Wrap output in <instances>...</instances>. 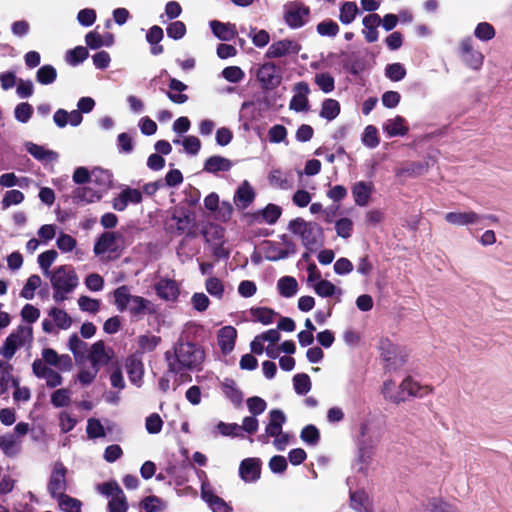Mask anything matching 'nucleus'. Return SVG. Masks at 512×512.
I'll return each instance as SVG.
<instances>
[{"label": "nucleus", "mask_w": 512, "mask_h": 512, "mask_svg": "<svg viewBox=\"0 0 512 512\" xmlns=\"http://www.w3.org/2000/svg\"><path fill=\"white\" fill-rule=\"evenodd\" d=\"M168 372L174 375L182 371H200L205 360L203 347L192 341L181 338L173 345L172 351L164 353Z\"/></svg>", "instance_id": "nucleus-1"}, {"label": "nucleus", "mask_w": 512, "mask_h": 512, "mask_svg": "<svg viewBox=\"0 0 512 512\" xmlns=\"http://www.w3.org/2000/svg\"><path fill=\"white\" fill-rule=\"evenodd\" d=\"M287 229L294 235L299 236L302 245L310 251L315 246H322L324 241V229L315 221H306L296 217L289 221Z\"/></svg>", "instance_id": "nucleus-2"}, {"label": "nucleus", "mask_w": 512, "mask_h": 512, "mask_svg": "<svg viewBox=\"0 0 512 512\" xmlns=\"http://www.w3.org/2000/svg\"><path fill=\"white\" fill-rule=\"evenodd\" d=\"M378 349L384 362V368L388 372L396 371L407 362V355L403 347L393 343L389 338L382 337L379 340Z\"/></svg>", "instance_id": "nucleus-3"}, {"label": "nucleus", "mask_w": 512, "mask_h": 512, "mask_svg": "<svg viewBox=\"0 0 512 512\" xmlns=\"http://www.w3.org/2000/svg\"><path fill=\"white\" fill-rule=\"evenodd\" d=\"M359 431L361 437L357 439V455L353 466H358V473L367 475L374 454V442L372 438L365 437L368 432V425L366 423L360 425Z\"/></svg>", "instance_id": "nucleus-4"}, {"label": "nucleus", "mask_w": 512, "mask_h": 512, "mask_svg": "<svg viewBox=\"0 0 512 512\" xmlns=\"http://www.w3.org/2000/svg\"><path fill=\"white\" fill-rule=\"evenodd\" d=\"M310 7L300 1H289L283 6L285 24L293 30L304 27L310 19Z\"/></svg>", "instance_id": "nucleus-5"}, {"label": "nucleus", "mask_w": 512, "mask_h": 512, "mask_svg": "<svg viewBox=\"0 0 512 512\" xmlns=\"http://www.w3.org/2000/svg\"><path fill=\"white\" fill-rule=\"evenodd\" d=\"M33 339V329L31 326H18L16 331L11 332L5 340L2 342L0 346V355L10 360L16 353L18 349H20L26 342L32 341Z\"/></svg>", "instance_id": "nucleus-6"}, {"label": "nucleus", "mask_w": 512, "mask_h": 512, "mask_svg": "<svg viewBox=\"0 0 512 512\" xmlns=\"http://www.w3.org/2000/svg\"><path fill=\"white\" fill-rule=\"evenodd\" d=\"M67 268V265L56 267L49 278L52 288L56 287L65 290L66 293H72L78 286L79 279L72 267H70L68 272L66 271Z\"/></svg>", "instance_id": "nucleus-7"}, {"label": "nucleus", "mask_w": 512, "mask_h": 512, "mask_svg": "<svg viewBox=\"0 0 512 512\" xmlns=\"http://www.w3.org/2000/svg\"><path fill=\"white\" fill-rule=\"evenodd\" d=\"M68 469L61 461L53 464L51 474L47 484V490L52 499H56L59 495L66 493L68 488L66 475Z\"/></svg>", "instance_id": "nucleus-8"}, {"label": "nucleus", "mask_w": 512, "mask_h": 512, "mask_svg": "<svg viewBox=\"0 0 512 512\" xmlns=\"http://www.w3.org/2000/svg\"><path fill=\"white\" fill-rule=\"evenodd\" d=\"M257 79L265 91H272L282 82L280 68L274 62H265L257 72Z\"/></svg>", "instance_id": "nucleus-9"}, {"label": "nucleus", "mask_w": 512, "mask_h": 512, "mask_svg": "<svg viewBox=\"0 0 512 512\" xmlns=\"http://www.w3.org/2000/svg\"><path fill=\"white\" fill-rule=\"evenodd\" d=\"M200 496L212 512H233L232 506L219 497L207 481L201 484Z\"/></svg>", "instance_id": "nucleus-10"}, {"label": "nucleus", "mask_w": 512, "mask_h": 512, "mask_svg": "<svg viewBox=\"0 0 512 512\" xmlns=\"http://www.w3.org/2000/svg\"><path fill=\"white\" fill-rule=\"evenodd\" d=\"M283 209L281 206L268 203L264 208L255 212L245 213V217L248 218V223L262 221L268 225H274L280 219Z\"/></svg>", "instance_id": "nucleus-11"}, {"label": "nucleus", "mask_w": 512, "mask_h": 512, "mask_svg": "<svg viewBox=\"0 0 512 512\" xmlns=\"http://www.w3.org/2000/svg\"><path fill=\"white\" fill-rule=\"evenodd\" d=\"M302 49V46L295 40L282 39L273 42L265 53V58L274 59L288 55H297Z\"/></svg>", "instance_id": "nucleus-12"}, {"label": "nucleus", "mask_w": 512, "mask_h": 512, "mask_svg": "<svg viewBox=\"0 0 512 512\" xmlns=\"http://www.w3.org/2000/svg\"><path fill=\"white\" fill-rule=\"evenodd\" d=\"M262 460L258 457H248L239 464V477L245 483H255L261 477Z\"/></svg>", "instance_id": "nucleus-13"}, {"label": "nucleus", "mask_w": 512, "mask_h": 512, "mask_svg": "<svg viewBox=\"0 0 512 512\" xmlns=\"http://www.w3.org/2000/svg\"><path fill=\"white\" fill-rule=\"evenodd\" d=\"M461 57L467 67L474 71L481 69L484 56L480 51L474 50L470 38L463 39L460 45Z\"/></svg>", "instance_id": "nucleus-14"}, {"label": "nucleus", "mask_w": 512, "mask_h": 512, "mask_svg": "<svg viewBox=\"0 0 512 512\" xmlns=\"http://www.w3.org/2000/svg\"><path fill=\"white\" fill-rule=\"evenodd\" d=\"M123 239L120 232H103L95 240L93 252L96 256L105 254L106 252H116L117 241Z\"/></svg>", "instance_id": "nucleus-15"}, {"label": "nucleus", "mask_w": 512, "mask_h": 512, "mask_svg": "<svg viewBox=\"0 0 512 512\" xmlns=\"http://www.w3.org/2000/svg\"><path fill=\"white\" fill-rule=\"evenodd\" d=\"M156 295L164 301H177L180 295V287L176 280L162 277L154 285Z\"/></svg>", "instance_id": "nucleus-16"}, {"label": "nucleus", "mask_w": 512, "mask_h": 512, "mask_svg": "<svg viewBox=\"0 0 512 512\" xmlns=\"http://www.w3.org/2000/svg\"><path fill=\"white\" fill-rule=\"evenodd\" d=\"M256 198V191L249 181L244 180L235 190L233 201L239 211L247 209Z\"/></svg>", "instance_id": "nucleus-17"}, {"label": "nucleus", "mask_w": 512, "mask_h": 512, "mask_svg": "<svg viewBox=\"0 0 512 512\" xmlns=\"http://www.w3.org/2000/svg\"><path fill=\"white\" fill-rule=\"evenodd\" d=\"M236 339L237 330L235 327L226 325L218 330L217 342L223 355H228L233 351Z\"/></svg>", "instance_id": "nucleus-18"}, {"label": "nucleus", "mask_w": 512, "mask_h": 512, "mask_svg": "<svg viewBox=\"0 0 512 512\" xmlns=\"http://www.w3.org/2000/svg\"><path fill=\"white\" fill-rule=\"evenodd\" d=\"M341 55L343 56L342 67L347 73L359 76L366 69L365 59L360 57L357 52L348 53L341 50Z\"/></svg>", "instance_id": "nucleus-19"}, {"label": "nucleus", "mask_w": 512, "mask_h": 512, "mask_svg": "<svg viewBox=\"0 0 512 512\" xmlns=\"http://www.w3.org/2000/svg\"><path fill=\"white\" fill-rule=\"evenodd\" d=\"M351 192L355 205L366 207L374 192V184L367 181H357L353 184Z\"/></svg>", "instance_id": "nucleus-20"}, {"label": "nucleus", "mask_w": 512, "mask_h": 512, "mask_svg": "<svg viewBox=\"0 0 512 512\" xmlns=\"http://www.w3.org/2000/svg\"><path fill=\"white\" fill-rule=\"evenodd\" d=\"M431 392V389L421 386L418 382L414 381L411 376H407L400 384L399 395L395 397L394 401L399 403L404 401L405 398L402 394L407 393L408 396L412 397H423Z\"/></svg>", "instance_id": "nucleus-21"}, {"label": "nucleus", "mask_w": 512, "mask_h": 512, "mask_svg": "<svg viewBox=\"0 0 512 512\" xmlns=\"http://www.w3.org/2000/svg\"><path fill=\"white\" fill-rule=\"evenodd\" d=\"M383 132L389 138L404 137L408 134L409 128L406 119L401 115L387 119L382 125Z\"/></svg>", "instance_id": "nucleus-22"}, {"label": "nucleus", "mask_w": 512, "mask_h": 512, "mask_svg": "<svg viewBox=\"0 0 512 512\" xmlns=\"http://www.w3.org/2000/svg\"><path fill=\"white\" fill-rule=\"evenodd\" d=\"M209 27L212 34L222 42L231 41L237 35L236 25L230 22L211 20Z\"/></svg>", "instance_id": "nucleus-23"}, {"label": "nucleus", "mask_w": 512, "mask_h": 512, "mask_svg": "<svg viewBox=\"0 0 512 512\" xmlns=\"http://www.w3.org/2000/svg\"><path fill=\"white\" fill-rule=\"evenodd\" d=\"M126 373L129 381L141 387L143 384L144 365L143 362L134 355L128 356L125 362Z\"/></svg>", "instance_id": "nucleus-24"}, {"label": "nucleus", "mask_w": 512, "mask_h": 512, "mask_svg": "<svg viewBox=\"0 0 512 512\" xmlns=\"http://www.w3.org/2000/svg\"><path fill=\"white\" fill-rule=\"evenodd\" d=\"M232 167L233 162L221 155L209 156L203 163V171L213 175H217L220 172H228Z\"/></svg>", "instance_id": "nucleus-25"}, {"label": "nucleus", "mask_w": 512, "mask_h": 512, "mask_svg": "<svg viewBox=\"0 0 512 512\" xmlns=\"http://www.w3.org/2000/svg\"><path fill=\"white\" fill-rule=\"evenodd\" d=\"M286 421L287 417L282 409H271L268 413V423L265 426L267 435H271L272 437L279 436L283 431L282 428Z\"/></svg>", "instance_id": "nucleus-26"}, {"label": "nucleus", "mask_w": 512, "mask_h": 512, "mask_svg": "<svg viewBox=\"0 0 512 512\" xmlns=\"http://www.w3.org/2000/svg\"><path fill=\"white\" fill-rule=\"evenodd\" d=\"M381 23V16L377 13L367 14L362 19L363 30L365 40L368 43H374L379 38L378 27Z\"/></svg>", "instance_id": "nucleus-27"}, {"label": "nucleus", "mask_w": 512, "mask_h": 512, "mask_svg": "<svg viewBox=\"0 0 512 512\" xmlns=\"http://www.w3.org/2000/svg\"><path fill=\"white\" fill-rule=\"evenodd\" d=\"M103 197V193L100 190L92 189L89 186H80L73 190L72 202L75 205L80 203L90 204L100 201Z\"/></svg>", "instance_id": "nucleus-28"}, {"label": "nucleus", "mask_w": 512, "mask_h": 512, "mask_svg": "<svg viewBox=\"0 0 512 512\" xmlns=\"http://www.w3.org/2000/svg\"><path fill=\"white\" fill-rule=\"evenodd\" d=\"M168 87L169 91H166V96L171 102L181 105L188 101V95L183 93L188 89V85L184 82L169 76Z\"/></svg>", "instance_id": "nucleus-29"}, {"label": "nucleus", "mask_w": 512, "mask_h": 512, "mask_svg": "<svg viewBox=\"0 0 512 512\" xmlns=\"http://www.w3.org/2000/svg\"><path fill=\"white\" fill-rule=\"evenodd\" d=\"M171 219L177 224L176 230L178 234H182L188 225L195 226V214L183 206H176L174 208Z\"/></svg>", "instance_id": "nucleus-30"}, {"label": "nucleus", "mask_w": 512, "mask_h": 512, "mask_svg": "<svg viewBox=\"0 0 512 512\" xmlns=\"http://www.w3.org/2000/svg\"><path fill=\"white\" fill-rule=\"evenodd\" d=\"M26 151L36 160L44 163V162H53L56 161L59 157V154L50 149H46L43 145H39L33 142H26L24 144Z\"/></svg>", "instance_id": "nucleus-31"}, {"label": "nucleus", "mask_w": 512, "mask_h": 512, "mask_svg": "<svg viewBox=\"0 0 512 512\" xmlns=\"http://www.w3.org/2000/svg\"><path fill=\"white\" fill-rule=\"evenodd\" d=\"M164 38V31L159 25L151 26L146 32L145 39L150 45V53L153 56H158L164 52V47L161 41Z\"/></svg>", "instance_id": "nucleus-32"}, {"label": "nucleus", "mask_w": 512, "mask_h": 512, "mask_svg": "<svg viewBox=\"0 0 512 512\" xmlns=\"http://www.w3.org/2000/svg\"><path fill=\"white\" fill-rule=\"evenodd\" d=\"M280 98H281L280 94L270 93V91L264 90V95L260 98H257L255 102L254 101H244L241 104V109L244 110V109L249 108L252 105H256L257 109L260 112H267L268 110H270L271 108H273L276 105L277 100Z\"/></svg>", "instance_id": "nucleus-33"}, {"label": "nucleus", "mask_w": 512, "mask_h": 512, "mask_svg": "<svg viewBox=\"0 0 512 512\" xmlns=\"http://www.w3.org/2000/svg\"><path fill=\"white\" fill-rule=\"evenodd\" d=\"M132 303L133 305L129 308L132 316L154 315L158 313V306L145 297L135 295Z\"/></svg>", "instance_id": "nucleus-34"}, {"label": "nucleus", "mask_w": 512, "mask_h": 512, "mask_svg": "<svg viewBox=\"0 0 512 512\" xmlns=\"http://www.w3.org/2000/svg\"><path fill=\"white\" fill-rule=\"evenodd\" d=\"M221 388L226 398L230 400L234 407L239 408L242 406L244 394L237 387L234 379L225 378L221 384Z\"/></svg>", "instance_id": "nucleus-35"}, {"label": "nucleus", "mask_w": 512, "mask_h": 512, "mask_svg": "<svg viewBox=\"0 0 512 512\" xmlns=\"http://www.w3.org/2000/svg\"><path fill=\"white\" fill-rule=\"evenodd\" d=\"M113 296V303L116 306L119 312H124L129 308L130 303H132L135 295H132L130 292V287L127 285H121L115 288L111 292Z\"/></svg>", "instance_id": "nucleus-36"}, {"label": "nucleus", "mask_w": 512, "mask_h": 512, "mask_svg": "<svg viewBox=\"0 0 512 512\" xmlns=\"http://www.w3.org/2000/svg\"><path fill=\"white\" fill-rule=\"evenodd\" d=\"M479 218V215L474 211L448 212L445 215L446 222L456 226L475 224L478 222Z\"/></svg>", "instance_id": "nucleus-37"}, {"label": "nucleus", "mask_w": 512, "mask_h": 512, "mask_svg": "<svg viewBox=\"0 0 512 512\" xmlns=\"http://www.w3.org/2000/svg\"><path fill=\"white\" fill-rule=\"evenodd\" d=\"M87 356L109 364L113 359L114 351L112 348L107 347L103 340H98L91 345Z\"/></svg>", "instance_id": "nucleus-38"}, {"label": "nucleus", "mask_w": 512, "mask_h": 512, "mask_svg": "<svg viewBox=\"0 0 512 512\" xmlns=\"http://www.w3.org/2000/svg\"><path fill=\"white\" fill-rule=\"evenodd\" d=\"M249 313L254 322H258L263 325L272 324L275 317L278 315L274 309L267 306H253L249 309Z\"/></svg>", "instance_id": "nucleus-39"}, {"label": "nucleus", "mask_w": 512, "mask_h": 512, "mask_svg": "<svg viewBox=\"0 0 512 512\" xmlns=\"http://www.w3.org/2000/svg\"><path fill=\"white\" fill-rule=\"evenodd\" d=\"M93 178H91V183L96 185L101 192L108 190L112 187L113 182V174L106 169L101 167H94L92 170Z\"/></svg>", "instance_id": "nucleus-40"}, {"label": "nucleus", "mask_w": 512, "mask_h": 512, "mask_svg": "<svg viewBox=\"0 0 512 512\" xmlns=\"http://www.w3.org/2000/svg\"><path fill=\"white\" fill-rule=\"evenodd\" d=\"M299 285L293 276H282L277 282V290L280 296L292 298L298 292Z\"/></svg>", "instance_id": "nucleus-41"}, {"label": "nucleus", "mask_w": 512, "mask_h": 512, "mask_svg": "<svg viewBox=\"0 0 512 512\" xmlns=\"http://www.w3.org/2000/svg\"><path fill=\"white\" fill-rule=\"evenodd\" d=\"M360 13L361 11L358 9L356 2L344 1L341 3L339 8V21L343 25H349Z\"/></svg>", "instance_id": "nucleus-42"}, {"label": "nucleus", "mask_w": 512, "mask_h": 512, "mask_svg": "<svg viewBox=\"0 0 512 512\" xmlns=\"http://www.w3.org/2000/svg\"><path fill=\"white\" fill-rule=\"evenodd\" d=\"M315 293L322 298H330L335 295H342L343 291L341 288L334 285L331 281L320 278L313 285Z\"/></svg>", "instance_id": "nucleus-43"}, {"label": "nucleus", "mask_w": 512, "mask_h": 512, "mask_svg": "<svg viewBox=\"0 0 512 512\" xmlns=\"http://www.w3.org/2000/svg\"><path fill=\"white\" fill-rule=\"evenodd\" d=\"M341 111L339 101L332 98H326L322 101L319 116L327 121H332L338 117Z\"/></svg>", "instance_id": "nucleus-44"}, {"label": "nucleus", "mask_w": 512, "mask_h": 512, "mask_svg": "<svg viewBox=\"0 0 512 512\" xmlns=\"http://www.w3.org/2000/svg\"><path fill=\"white\" fill-rule=\"evenodd\" d=\"M264 258L271 262H276L287 258V253H284L277 242L271 240L263 241Z\"/></svg>", "instance_id": "nucleus-45"}, {"label": "nucleus", "mask_w": 512, "mask_h": 512, "mask_svg": "<svg viewBox=\"0 0 512 512\" xmlns=\"http://www.w3.org/2000/svg\"><path fill=\"white\" fill-rule=\"evenodd\" d=\"M89 57L87 47L82 45L75 46L65 53V61L72 67L79 66Z\"/></svg>", "instance_id": "nucleus-46"}, {"label": "nucleus", "mask_w": 512, "mask_h": 512, "mask_svg": "<svg viewBox=\"0 0 512 512\" xmlns=\"http://www.w3.org/2000/svg\"><path fill=\"white\" fill-rule=\"evenodd\" d=\"M350 507L356 512H370L368 508L369 497L364 490H350Z\"/></svg>", "instance_id": "nucleus-47"}, {"label": "nucleus", "mask_w": 512, "mask_h": 512, "mask_svg": "<svg viewBox=\"0 0 512 512\" xmlns=\"http://www.w3.org/2000/svg\"><path fill=\"white\" fill-rule=\"evenodd\" d=\"M293 389L299 396L307 395L312 388L311 378L307 373H297L292 378Z\"/></svg>", "instance_id": "nucleus-48"}, {"label": "nucleus", "mask_w": 512, "mask_h": 512, "mask_svg": "<svg viewBox=\"0 0 512 512\" xmlns=\"http://www.w3.org/2000/svg\"><path fill=\"white\" fill-rule=\"evenodd\" d=\"M36 81L41 85H51L57 79V70L51 64H44L36 71Z\"/></svg>", "instance_id": "nucleus-49"}, {"label": "nucleus", "mask_w": 512, "mask_h": 512, "mask_svg": "<svg viewBox=\"0 0 512 512\" xmlns=\"http://www.w3.org/2000/svg\"><path fill=\"white\" fill-rule=\"evenodd\" d=\"M58 257V252L55 249L46 250L38 255L37 263L46 277H50L53 272L50 267Z\"/></svg>", "instance_id": "nucleus-50"}, {"label": "nucleus", "mask_w": 512, "mask_h": 512, "mask_svg": "<svg viewBox=\"0 0 512 512\" xmlns=\"http://www.w3.org/2000/svg\"><path fill=\"white\" fill-rule=\"evenodd\" d=\"M339 31L338 23L331 18H326L316 25V32L321 37L334 38L338 35Z\"/></svg>", "instance_id": "nucleus-51"}, {"label": "nucleus", "mask_w": 512, "mask_h": 512, "mask_svg": "<svg viewBox=\"0 0 512 512\" xmlns=\"http://www.w3.org/2000/svg\"><path fill=\"white\" fill-rule=\"evenodd\" d=\"M300 439L308 446H316L321 440L320 430L314 424H307L300 432Z\"/></svg>", "instance_id": "nucleus-52"}, {"label": "nucleus", "mask_w": 512, "mask_h": 512, "mask_svg": "<svg viewBox=\"0 0 512 512\" xmlns=\"http://www.w3.org/2000/svg\"><path fill=\"white\" fill-rule=\"evenodd\" d=\"M139 507L145 512H160L166 508V502L156 495L145 496L140 500Z\"/></svg>", "instance_id": "nucleus-53"}, {"label": "nucleus", "mask_w": 512, "mask_h": 512, "mask_svg": "<svg viewBox=\"0 0 512 512\" xmlns=\"http://www.w3.org/2000/svg\"><path fill=\"white\" fill-rule=\"evenodd\" d=\"M49 315L53 318L55 325L61 330H67L72 325V318L64 309L52 307L49 310Z\"/></svg>", "instance_id": "nucleus-54"}, {"label": "nucleus", "mask_w": 512, "mask_h": 512, "mask_svg": "<svg viewBox=\"0 0 512 512\" xmlns=\"http://www.w3.org/2000/svg\"><path fill=\"white\" fill-rule=\"evenodd\" d=\"M0 449L7 457H14L18 453V440L12 433L0 436Z\"/></svg>", "instance_id": "nucleus-55"}, {"label": "nucleus", "mask_w": 512, "mask_h": 512, "mask_svg": "<svg viewBox=\"0 0 512 512\" xmlns=\"http://www.w3.org/2000/svg\"><path fill=\"white\" fill-rule=\"evenodd\" d=\"M41 283L42 280L38 274L30 275L20 291V297L32 300L35 296V291L41 286Z\"/></svg>", "instance_id": "nucleus-56"}, {"label": "nucleus", "mask_w": 512, "mask_h": 512, "mask_svg": "<svg viewBox=\"0 0 512 512\" xmlns=\"http://www.w3.org/2000/svg\"><path fill=\"white\" fill-rule=\"evenodd\" d=\"M55 500L63 512H82V502L66 493L59 495Z\"/></svg>", "instance_id": "nucleus-57"}, {"label": "nucleus", "mask_w": 512, "mask_h": 512, "mask_svg": "<svg viewBox=\"0 0 512 512\" xmlns=\"http://www.w3.org/2000/svg\"><path fill=\"white\" fill-rule=\"evenodd\" d=\"M96 490L103 496L106 497H118L120 495L123 496L124 492L118 482L115 479H110L108 481L97 484Z\"/></svg>", "instance_id": "nucleus-58"}, {"label": "nucleus", "mask_w": 512, "mask_h": 512, "mask_svg": "<svg viewBox=\"0 0 512 512\" xmlns=\"http://www.w3.org/2000/svg\"><path fill=\"white\" fill-rule=\"evenodd\" d=\"M217 432L224 437L231 438H244V434L241 433V427L237 423H226L219 421L215 426Z\"/></svg>", "instance_id": "nucleus-59"}, {"label": "nucleus", "mask_w": 512, "mask_h": 512, "mask_svg": "<svg viewBox=\"0 0 512 512\" xmlns=\"http://www.w3.org/2000/svg\"><path fill=\"white\" fill-rule=\"evenodd\" d=\"M361 142L369 149L376 148L380 143L378 129L374 125H367L361 135Z\"/></svg>", "instance_id": "nucleus-60"}, {"label": "nucleus", "mask_w": 512, "mask_h": 512, "mask_svg": "<svg viewBox=\"0 0 512 512\" xmlns=\"http://www.w3.org/2000/svg\"><path fill=\"white\" fill-rule=\"evenodd\" d=\"M50 402L54 408H63L71 402V392L67 388L56 389L50 396Z\"/></svg>", "instance_id": "nucleus-61"}, {"label": "nucleus", "mask_w": 512, "mask_h": 512, "mask_svg": "<svg viewBox=\"0 0 512 512\" xmlns=\"http://www.w3.org/2000/svg\"><path fill=\"white\" fill-rule=\"evenodd\" d=\"M407 70L404 64L400 62L387 64L385 67V76L392 82H399L405 78Z\"/></svg>", "instance_id": "nucleus-62"}, {"label": "nucleus", "mask_w": 512, "mask_h": 512, "mask_svg": "<svg viewBox=\"0 0 512 512\" xmlns=\"http://www.w3.org/2000/svg\"><path fill=\"white\" fill-rule=\"evenodd\" d=\"M495 35L496 30L494 26L488 22H480L474 29V36L482 42H488L492 40Z\"/></svg>", "instance_id": "nucleus-63"}, {"label": "nucleus", "mask_w": 512, "mask_h": 512, "mask_svg": "<svg viewBox=\"0 0 512 512\" xmlns=\"http://www.w3.org/2000/svg\"><path fill=\"white\" fill-rule=\"evenodd\" d=\"M314 82L325 94L331 93L335 89V79L329 72L317 73Z\"/></svg>", "instance_id": "nucleus-64"}]
</instances>
